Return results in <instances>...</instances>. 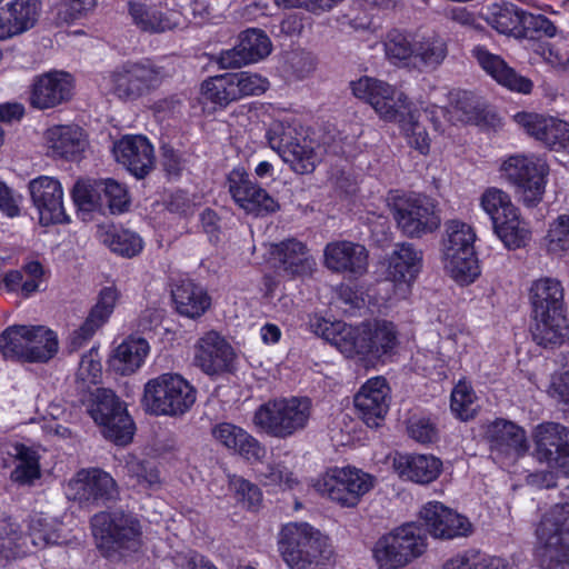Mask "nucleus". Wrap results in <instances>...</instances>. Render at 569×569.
Here are the masks:
<instances>
[{
    "label": "nucleus",
    "mask_w": 569,
    "mask_h": 569,
    "mask_svg": "<svg viewBox=\"0 0 569 569\" xmlns=\"http://www.w3.org/2000/svg\"><path fill=\"white\" fill-rule=\"evenodd\" d=\"M277 550L288 569H325L333 553L330 538L307 521L283 523Z\"/></svg>",
    "instance_id": "nucleus-1"
},
{
    "label": "nucleus",
    "mask_w": 569,
    "mask_h": 569,
    "mask_svg": "<svg viewBox=\"0 0 569 569\" xmlns=\"http://www.w3.org/2000/svg\"><path fill=\"white\" fill-rule=\"evenodd\" d=\"M498 171L526 208H536L543 200L550 174L545 156L533 152L506 154L500 159Z\"/></svg>",
    "instance_id": "nucleus-2"
},
{
    "label": "nucleus",
    "mask_w": 569,
    "mask_h": 569,
    "mask_svg": "<svg viewBox=\"0 0 569 569\" xmlns=\"http://www.w3.org/2000/svg\"><path fill=\"white\" fill-rule=\"evenodd\" d=\"M338 328L335 347L350 359L378 360L391 353L398 343L397 329L391 321L376 320L359 326L341 322Z\"/></svg>",
    "instance_id": "nucleus-3"
},
{
    "label": "nucleus",
    "mask_w": 569,
    "mask_h": 569,
    "mask_svg": "<svg viewBox=\"0 0 569 569\" xmlns=\"http://www.w3.org/2000/svg\"><path fill=\"white\" fill-rule=\"evenodd\" d=\"M311 416L307 397L276 398L260 405L253 413L257 430L269 437L287 439L303 430Z\"/></svg>",
    "instance_id": "nucleus-4"
},
{
    "label": "nucleus",
    "mask_w": 569,
    "mask_h": 569,
    "mask_svg": "<svg viewBox=\"0 0 569 569\" xmlns=\"http://www.w3.org/2000/svg\"><path fill=\"white\" fill-rule=\"evenodd\" d=\"M480 207L507 249L516 250L527 246L531 230L508 192L497 187L487 188L480 197Z\"/></svg>",
    "instance_id": "nucleus-5"
},
{
    "label": "nucleus",
    "mask_w": 569,
    "mask_h": 569,
    "mask_svg": "<svg viewBox=\"0 0 569 569\" xmlns=\"http://www.w3.org/2000/svg\"><path fill=\"white\" fill-rule=\"evenodd\" d=\"M473 228L460 220L446 223L442 241L443 264L450 277L460 286H468L480 276L481 269L475 242Z\"/></svg>",
    "instance_id": "nucleus-6"
},
{
    "label": "nucleus",
    "mask_w": 569,
    "mask_h": 569,
    "mask_svg": "<svg viewBox=\"0 0 569 569\" xmlns=\"http://www.w3.org/2000/svg\"><path fill=\"white\" fill-rule=\"evenodd\" d=\"M82 405L94 423L101 428L106 439L117 446H126L132 441L134 422L126 403L113 390L96 388L82 399Z\"/></svg>",
    "instance_id": "nucleus-7"
},
{
    "label": "nucleus",
    "mask_w": 569,
    "mask_h": 569,
    "mask_svg": "<svg viewBox=\"0 0 569 569\" xmlns=\"http://www.w3.org/2000/svg\"><path fill=\"white\" fill-rule=\"evenodd\" d=\"M197 399V389L181 375L161 373L147 381L142 406L154 416L179 417L188 412Z\"/></svg>",
    "instance_id": "nucleus-8"
},
{
    "label": "nucleus",
    "mask_w": 569,
    "mask_h": 569,
    "mask_svg": "<svg viewBox=\"0 0 569 569\" xmlns=\"http://www.w3.org/2000/svg\"><path fill=\"white\" fill-rule=\"evenodd\" d=\"M427 539L415 522H408L382 535L371 552L377 569H402L423 555Z\"/></svg>",
    "instance_id": "nucleus-9"
},
{
    "label": "nucleus",
    "mask_w": 569,
    "mask_h": 569,
    "mask_svg": "<svg viewBox=\"0 0 569 569\" xmlns=\"http://www.w3.org/2000/svg\"><path fill=\"white\" fill-rule=\"evenodd\" d=\"M537 557L542 569H569V502L556 505L539 522Z\"/></svg>",
    "instance_id": "nucleus-10"
},
{
    "label": "nucleus",
    "mask_w": 569,
    "mask_h": 569,
    "mask_svg": "<svg viewBox=\"0 0 569 569\" xmlns=\"http://www.w3.org/2000/svg\"><path fill=\"white\" fill-rule=\"evenodd\" d=\"M92 530L98 548L106 555L138 552L141 548L140 521L123 510L100 512L92 517Z\"/></svg>",
    "instance_id": "nucleus-11"
},
{
    "label": "nucleus",
    "mask_w": 569,
    "mask_h": 569,
    "mask_svg": "<svg viewBox=\"0 0 569 569\" xmlns=\"http://www.w3.org/2000/svg\"><path fill=\"white\" fill-rule=\"evenodd\" d=\"M267 140L282 160L298 174L312 173L318 164V157L311 143H307L302 126L297 120H281L271 124Z\"/></svg>",
    "instance_id": "nucleus-12"
},
{
    "label": "nucleus",
    "mask_w": 569,
    "mask_h": 569,
    "mask_svg": "<svg viewBox=\"0 0 569 569\" xmlns=\"http://www.w3.org/2000/svg\"><path fill=\"white\" fill-rule=\"evenodd\" d=\"M352 94L369 103L386 121H401L410 109V100L386 81L362 76L350 82Z\"/></svg>",
    "instance_id": "nucleus-13"
},
{
    "label": "nucleus",
    "mask_w": 569,
    "mask_h": 569,
    "mask_svg": "<svg viewBox=\"0 0 569 569\" xmlns=\"http://www.w3.org/2000/svg\"><path fill=\"white\" fill-rule=\"evenodd\" d=\"M110 82L114 97L124 102H133L161 84V68L151 63L126 61L111 72Z\"/></svg>",
    "instance_id": "nucleus-14"
},
{
    "label": "nucleus",
    "mask_w": 569,
    "mask_h": 569,
    "mask_svg": "<svg viewBox=\"0 0 569 569\" xmlns=\"http://www.w3.org/2000/svg\"><path fill=\"white\" fill-rule=\"evenodd\" d=\"M317 488L339 506L350 508L372 488V477L355 467H336L318 481Z\"/></svg>",
    "instance_id": "nucleus-15"
},
{
    "label": "nucleus",
    "mask_w": 569,
    "mask_h": 569,
    "mask_svg": "<svg viewBox=\"0 0 569 569\" xmlns=\"http://www.w3.org/2000/svg\"><path fill=\"white\" fill-rule=\"evenodd\" d=\"M393 210L399 229L409 238H421L440 226L437 206L427 196L400 198L395 202Z\"/></svg>",
    "instance_id": "nucleus-16"
},
{
    "label": "nucleus",
    "mask_w": 569,
    "mask_h": 569,
    "mask_svg": "<svg viewBox=\"0 0 569 569\" xmlns=\"http://www.w3.org/2000/svg\"><path fill=\"white\" fill-rule=\"evenodd\" d=\"M236 359L234 349L218 331L204 332L194 345V365L209 377L233 373Z\"/></svg>",
    "instance_id": "nucleus-17"
},
{
    "label": "nucleus",
    "mask_w": 569,
    "mask_h": 569,
    "mask_svg": "<svg viewBox=\"0 0 569 569\" xmlns=\"http://www.w3.org/2000/svg\"><path fill=\"white\" fill-rule=\"evenodd\" d=\"M74 77L62 70H50L33 77L29 90V104L47 110L70 101L74 94Z\"/></svg>",
    "instance_id": "nucleus-18"
},
{
    "label": "nucleus",
    "mask_w": 569,
    "mask_h": 569,
    "mask_svg": "<svg viewBox=\"0 0 569 569\" xmlns=\"http://www.w3.org/2000/svg\"><path fill=\"white\" fill-rule=\"evenodd\" d=\"M535 456L569 476V428L559 422L540 423L535 431Z\"/></svg>",
    "instance_id": "nucleus-19"
},
{
    "label": "nucleus",
    "mask_w": 569,
    "mask_h": 569,
    "mask_svg": "<svg viewBox=\"0 0 569 569\" xmlns=\"http://www.w3.org/2000/svg\"><path fill=\"white\" fill-rule=\"evenodd\" d=\"M515 122L531 138L551 151H569V122L549 114L520 111Z\"/></svg>",
    "instance_id": "nucleus-20"
},
{
    "label": "nucleus",
    "mask_w": 569,
    "mask_h": 569,
    "mask_svg": "<svg viewBox=\"0 0 569 569\" xmlns=\"http://www.w3.org/2000/svg\"><path fill=\"white\" fill-rule=\"evenodd\" d=\"M28 190L41 226L49 227L69 222L63 206V189L58 179L39 176L29 181Z\"/></svg>",
    "instance_id": "nucleus-21"
},
{
    "label": "nucleus",
    "mask_w": 569,
    "mask_h": 569,
    "mask_svg": "<svg viewBox=\"0 0 569 569\" xmlns=\"http://www.w3.org/2000/svg\"><path fill=\"white\" fill-rule=\"evenodd\" d=\"M272 51L269 36L261 29L248 28L240 32L238 43L219 54L222 68H240L267 58Z\"/></svg>",
    "instance_id": "nucleus-22"
},
{
    "label": "nucleus",
    "mask_w": 569,
    "mask_h": 569,
    "mask_svg": "<svg viewBox=\"0 0 569 569\" xmlns=\"http://www.w3.org/2000/svg\"><path fill=\"white\" fill-rule=\"evenodd\" d=\"M419 517L427 531L435 538L453 539L472 531L469 519L439 501H429L421 508Z\"/></svg>",
    "instance_id": "nucleus-23"
},
{
    "label": "nucleus",
    "mask_w": 569,
    "mask_h": 569,
    "mask_svg": "<svg viewBox=\"0 0 569 569\" xmlns=\"http://www.w3.org/2000/svg\"><path fill=\"white\" fill-rule=\"evenodd\" d=\"M390 387L383 377L368 379L355 395L353 405L361 420L369 427H379L389 410Z\"/></svg>",
    "instance_id": "nucleus-24"
},
{
    "label": "nucleus",
    "mask_w": 569,
    "mask_h": 569,
    "mask_svg": "<svg viewBox=\"0 0 569 569\" xmlns=\"http://www.w3.org/2000/svg\"><path fill=\"white\" fill-rule=\"evenodd\" d=\"M274 266L290 279L308 278L316 271V260L307 244L296 238L274 243L270 251Z\"/></svg>",
    "instance_id": "nucleus-25"
},
{
    "label": "nucleus",
    "mask_w": 569,
    "mask_h": 569,
    "mask_svg": "<svg viewBox=\"0 0 569 569\" xmlns=\"http://www.w3.org/2000/svg\"><path fill=\"white\" fill-rule=\"evenodd\" d=\"M113 154L117 162L137 179H143L153 168L154 150L146 136H123L114 143Z\"/></svg>",
    "instance_id": "nucleus-26"
},
{
    "label": "nucleus",
    "mask_w": 569,
    "mask_h": 569,
    "mask_svg": "<svg viewBox=\"0 0 569 569\" xmlns=\"http://www.w3.org/2000/svg\"><path fill=\"white\" fill-rule=\"evenodd\" d=\"M70 486L74 491V499L84 505L104 506L118 495L116 480L99 468L79 471L78 478Z\"/></svg>",
    "instance_id": "nucleus-27"
},
{
    "label": "nucleus",
    "mask_w": 569,
    "mask_h": 569,
    "mask_svg": "<svg viewBox=\"0 0 569 569\" xmlns=\"http://www.w3.org/2000/svg\"><path fill=\"white\" fill-rule=\"evenodd\" d=\"M211 435L220 446L247 462H261L266 457V447L246 429L232 422L214 425Z\"/></svg>",
    "instance_id": "nucleus-28"
},
{
    "label": "nucleus",
    "mask_w": 569,
    "mask_h": 569,
    "mask_svg": "<svg viewBox=\"0 0 569 569\" xmlns=\"http://www.w3.org/2000/svg\"><path fill=\"white\" fill-rule=\"evenodd\" d=\"M50 277V270L37 259H26L20 269H11L2 277V289L14 295L20 300H28L37 292L44 291L41 288Z\"/></svg>",
    "instance_id": "nucleus-29"
},
{
    "label": "nucleus",
    "mask_w": 569,
    "mask_h": 569,
    "mask_svg": "<svg viewBox=\"0 0 569 569\" xmlns=\"http://www.w3.org/2000/svg\"><path fill=\"white\" fill-rule=\"evenodd\" d=\"M471 56L481 69L500 86L523 94L532 91L533 83L529 78L519 74L502 57L490 52L486 46H475Z\"/></svg>",
    "instance_id": "nucleus-30"
},
{
    "label": "nucleus",
    "mask_w": 569,
    "mask_h": 569,
    "mask_svg": "<svg viewBox=\"0 0 569 569\" xmlns=\"http://www.w3.org/2000/svg\"><path fill=\"white\" fill-rule=\"evenodd\" d=\"M326 267L338 273L362 276L368 269V250L365 246L348 240L332 241L325 247Z\"/></svg>",
    "instance_id": "nucleus-31"
},
{
    "label": "nucleus",
    "mask_w": 569,
    "mask_h": 569,
    "mask_svg": "<svg viewBox=\"0 0 569 569\" xmlns=\"http://www.w3.org/2000/svg\"><path fill=\"white\" fill-rule=\"evenodd\" d=\"M485 439L491 452L507 457H521L529 449L525 429L503 418H496L486 426Z\"/></svg>",
    "instance_id": "nucleus-32"
},
{
    "label": "nucleus",
    "mask_w": 569,
    "mask_h": 569,
    "mask_svg": "<svg viewBox=\"0 0 569 569\" xmlns=\"http://www.w3.org/2000/svg\"><path fill=\"white\" fill-rule=\"evenodd\" d=\"M395 471L403 479L419 485H428L442 472V461L433 455L397 452L392 462Z\"/></svg>",
    "instance_id": "nucleus-33"
},
{
    "label": "nucleus",
    "mask_w": 569,
    "mask_h": 569,
    "mask_svg": "<svg viewBox=\"0 0 569 569\" xmlns=\"http://www.w3.org/2000/svg\"><path fill=\"white\" fill-rule=\"evenodd\" d=\"M176 312L191 320H198L211 308L212 299L207 289L191 279L176 282L171 289Z\"/></svg>",
    "instance_id": "nucleus-34"
},
{
    "label": "nucleus",
    "mask_w": 569,
    "mask_h": 569,
    "mask_svg": "<svg viewBox=\"0 0 569 569\" xmlns=\"http://www.w3.org/2000/svg\"><path fill=\"white\" fill-rule=\"evenodd\" d=\"M422 268V252L412 243L397 244L388 259L387 278L395 286L410 288Z\"/></svg>",
    "instance_id": "nucleus-35"
},
{
    "label": "nucleus",
    "mask_w": 569,
    "mask_h": 569,
    "mask_svg": "<svg viewBox=\"0 0 569 569\" xmlns=\"http://www.w3.org/2000/svg\"><path fill=\"white\" fill-rule=\"evenodd\" d=\"M40 9V0H0V21L7 39L31 29Z\"/></svg>",
    "instance_id": "nucleus-36"
},
{
    "label": "nucleus",
    "mask_w": 569,
    "mask_h": 569,
    "mask_svg": "<svg viewBox=\"0 0 569 569\" xmlns=\"http://www.w3.org/2000/svg\"><path fill=\"white\" fill-rule=\"evenodd\" d=\"M97 238L112 253L127 259L139 256L144 247L142 238L136 231L113 222L98 224Z\"/></svg>",
    "instance_id": "nucleus-37"
},
{
    "label": "nucleus",
    "mask_w": 569,
    "mask_h": 569,
    "mask_svg": "<svg viewBox=\"0 0 569 569\" xmlns=\"http://www.w3.org/2000/svg\"><path fill=\"white\" fill-rule=\"evenodd\" d=\"M562 283L555 278H540L530 287L532 316L567 312Z\"/></svg>",
    "instance_id": "nucleus-38"
},
{
    "label": "nucleus",
    "mask_w": 569,
    "mask_h": 569,
    "mask_svg": "<svg viewBox=\"0 0 569 569\" xmlns=\"http://www.w3.org/2000/svg\"><path fill=\"white\" fill-rule=\"evenodd\" d=\"M128 14L132 23L141 31L150 33H160L176 29L180 22L178 12L158 10L154 6L129 0Z\"/></svg>",
    "instance_id": "nucleus-39"
},
{
    "label": "nucleus",
    "mask_w": 569,
    "mask_h": 569,
    "mask_svg": "<svg viewBox=\"0 0 569 569\" xmlns=\"http://www.w3.org/2000/svg\"><path fill=\"white\" fill-rule=\"evenodd\" d=\"M532 319L531 335L538 346L555 349L569 341L567 312L532 316Z\"/></svg>",
    "instance_id": "nucleus-40"
},
{
    "label": "nucleus",
    "mask_w": 569,
    "mask_h": 569,
    "mask_svg": "<svg viewBox=\"0 0 569 569\" xmlns=\"http://www.w3.org/2000/svg\"><path fill=\"white\" fill-rule=\"evenodd\" d=\"M527 12L509 1L493 2L488 7L487 22L501 34L522 39Z\"/></svg>",
    "instance_id": "nucleus-41"
},
{
    "label": "nucleus",
    "mask_w": 569,
    "mask_h": 569,
    "mask_svg": "<svg viewBox=\"0 0 569 569\" xmlns=\"http://www.w3.org/2000/svg\"><path fill=\"white\" fill-rule=\"evenodd\" d=\"M47 140L52 154L68 161L78 160L86 148L82 129L77 126H54L47 131Z\"/></svg>",
    "instance_id": "nucleus-42"
},
{
    "label": "nucleus",
    "mask_w": 569,
    "mask_h": 569,
    "mask_svg": "<svg viewBox=\"0 0 569 569\" xmlns=\"http://www.w3.org/2000/svg\"><path fill=\"white\" fill-rule=\"evenodd\" d=\"M149 349L144 338L130 336L113 350L110 366L123 376L133 373L143 365Z\"/></svg>",
    "instance_id": "nucleus-43"
},
{
    "label": "nucleus",
    "mask_w": 569,
    "mask_h": 569,
    "mask_svg": "<svg viewBox=\"0 0 569 569\" xmlns=\"http://www.w3.org/2000/svg\"><path fill=\"white\" fill-rule=\"evenodd\" d=\"M28 349L24 362L44 363L54 358L59 350L57 333L44 326H29Z\"/></svg>",
    "instance_id": "nucleus-44"
},
{
    "label": "nucleus",
    "mask_w": 569,
    "mask_h": 569,
    "mask_svg": "<svg viewBox=\"0 0 569 569\" xmlns=\"http://www.w3.org/2000/svg\"><path fill=\"white\" fill-rule=\"evenodd\" d=\"M28 349L24 362L44 363L54 358L59 350L57 333L44 326H29Z\"/></svg>",
    "instance_id": "nucleus-45"
},
{
    "label": "nucleus",
    "mask_w": 569,
    "mask_h": 569,
    "mask_svg": "<svg viewBox=\"0 0 569 569\" xmlns=\"http://www.w3.org/2000/svg\"><path fill=\"white\" fill-rule=\"evenodd\" d=\"M27 536L16 519L0 510V557L6 560L26 555Z\"/></svg>",
    "instance_id": "nucleus-46"
},
{
    "label": "nucleus",
    "mask_w": 569,
    "mask_h": 569,
    "mask_svg": "<svg viewBox=\"0 0 569 569\" xmlns=\"http://www.w3.org/2000/svg\"><path fill=\"white\" fill-rule=\"evenodd\" d=\"M96 190L100 196L101 211L108 209L112 214L129 210L131 200L128 188L113 178L97 179Z\"/></svg>",
    "instance_id": "nucleus-47"
},
{
    "label": "nucleus",
    "mask_w": 569,
    "mask_h": 569,
    "mask_svg": "<svg viewBox=\"0 0 569 569\" xmlns=\"http://www.w3.org/2000/svg\"><path fill=\"white\" fill-rule=\"evenodd\" d=\"M201 96L216 108H226L239 100L231 72L210 77L201 84Z\"/></svg>",
    "instance_id": "nucleus-48"
},
{
    "label": "nucleus",
    "mask_w": 569,
    "mask_h": 569,
    "mask_svg": "<svg viewBox=\"0 0 569 569\" xmlns=\"http://www.w3.org/2000/svg\"><path fill=\"white\" fill-rule=\"evenodd\" d=\"M14 449L18 465L11 471L10 478L18 485H32L41 477L40 456L24 443H17Z\"/></svg>",
    "instance_id": "nucleus-49"
},
{
    "label": "nucleus",
    "mask_w": 569,
    "mask_h": 569,
    "mask_svg": "<svg viewBox=\"0 0 569 569\" xmlns=\"http://www.w3.org/2000/svg\"><path fill=\"white\" fill-rule=\"evenodd\" d=\"M29 326L13 325L0 333V352L6 360L24 362L28 349Z\"/></svg>",
    "instance_id": "nucleus-50"
},
{
    "label": "nucleus",
    "mask_w": 569,
    "mask_h": 569,
    "mask_svg": "<svg viewBox=\"0 0 569 569\" xmlns=\"http://www.w3.org/2000/svg\"><path fill=\"white\" fill-rule=\"evenodd\" d=\"M477 395L471 385L459 380L450 395V410L460 421H469L478 413Z\"/></svg>",
    "instance_id": "nucleus-51"
},
{
    "label": "nucleus",
    "mask_w": 569,
    "mask_h": 569,
    "mask_svg": "<svg viewBox=\"0 0 569 569\" xmlns=\"http://www.w3.org/2000/svg\"><path fill=\"white\" fill-rule=\"evenodd\" d=\"M234 203L246 212L257 217L268 216L278 211L280 208L278 201L256 182L249 188L248 192L237 199Z\"/></svg>",
    "instance_id": "nucleus-52"
},
{
    "label": "nucleus",
    "mask_w": 569,
    "mask_h": 569,
    "mask_svg": "<svg viewBox=\"0 0 569 569\" xmlns=\"http://www.w3.org/2000/svg\"><path fill=\"white\" fill-rule=\"evenodd\" d=\"M127 476L143 489H153L161 483L160 471L154 462L129 456L126 459Z\"/></svg>",
    "instance_id": "nucleus-53"
},
{
    "label": "nucleus",
    "mask_w": 569,
    "mask_h": 569,
    "mask_svg": "<svg viewBox=\"0 0 569 569\" xmlns=\"http://www.w3.org/2000/svg\"><path fill=\"white\" fill-rule=\"evenodd\" d=\"M385 51L390 63L398 67L409 66L415 56V47L411 40L406 33L397 29L388 32Z\"/></svg>",
    "instance_id": "nucleus-54"
},
{
    "label": "nucleus",
    "mask_w": 569,
    "mask_h": 569,
    "mask_svg": "<svg viewBox=\"0 0 569 569\" xmlns=\"http://www.w3.org/2000/svg\"><path fill=\"white\" fill-rule=\"evenodd\" d=\"M407 433L410 439L423 446H431L440 440V430L431 416L412 415L409 417Z\"/></svg>",
    "instance_id": "nucleus-55"
},
{
    "label": "nucleus",
    "mask_w": 569,
    "mask_h": 569,
    "mask_svg": "<svg viewBox=\"0 0 569 569\" xmlns=\"http://www.w3.org/2000/svg\"><path fill=\"white\" fill-rule=\"evenodd\" d=\"M119 299L120 291L117 287H102L98 293L97 301L91 307L87 318L100 328L103 327L112 316Z\"/></svg>",
    "instance_id": "nucleus-56"
},
{
    "label": "nucleus",
    "mask_w": 569,
    "mask_h": 569,
    "mask_svg": "<svg viewBox=\"0 0 569 569\" xmlns=\"http://www.w3.org/2000/svg\"><path fill=\"white\" fill-rule=\"evenodd\" d=\"M229 487L234 499L247 510H256L262 502V491L253 482L243 477L232 475L229 477Z\"/></svg>",
    "instance_id": "nucleus-57"
},
{
    "label": "nucleus",
    "mask_w": 569,
    "mask_h": 569,
    "mask_svg": "<svg viewBox=\"0 0 569 569\" xmlns=\"http://www.w3.org/2000/svg\"><path fill=\"white\" fill-rule=\"evenodd\" d=\"M556 363L558 370L551 376L549 393L569 407V351L560 352Z\"/></svg>",
    "instance_id": "nucleus-58"
},
{
    "label": "nucleus",
    "mask_w": 569,
    "mask_h": 569,
    "mask_svg": "<svg viewBox=\"0 0 569 569\" xmlns=\"http://www.w3.org/2000/svg\"><path fill=\"white\" fill-rule=\"evenodd\" d=\"M96 184L97 179L78 180L74 183L71 190V198L78 209L101 212L100 196H98Z\"/></svg>",
    "instance_id": "nucleus-59"
},
{
    "label": "nucleus",
    "mask_w": 569,
    "mask_h": 569,
    "mask_svg": "<svg viewBox=\"0 0 569 569\" xmlns=\"http://www.w3.org/2000/svg\"><path fill=\"white\" fill-rule=\"evenodd\" d=\"M447 56V46L438 37L423 38L415 47V60H419L426 67L440 64Z\"/></svg>",
    "instance_id": "nucleus-60"
},
{
    "label": "nucleus",
    "mask_w": 569,
    "mask_h": 569,
    "mask_svg": "<svg viewBox=\"0 0 569 569\" xmlns=\"http://www.w3.org/2000/svg\"><path fill=\"white\" fill-rule=\"evenodd\" d=\"M238 99L250 96H259L266 92L269 87L267 78L248 71L231 72Z\"/></svg>",
    "instance_id": "nucleus-61"
},
{
    "label": "nucleus",
    "mask_w": 569,
    "mask_h": 569,
    "mask_svg": "<svg viewBox=\"0 0 569 569\" xmlns=\"http://www.w3.org/2000/svg\"><path fill=\"white\" fill-rule=\"evenodd\" d=\"M526 33L522 39L541 40L543 38L551 39L558 33V28L545 14L527 12L526 23L523 27Z\"/></svg>",
    "instance_id": "nucleus-62"
},
{
    "label": "nucleus",
    "mask_w": 569,
    "mask_h": 569,
    "mask_svg": "<svg viewBox=\"0 0 569 569\" xmlns=\"http://www.w3.org/2000/svg\"><path fill=\"white\" fill-rule=\"evenodd\" d=\"M336 295L345 310L351 313L366 305L363 288L358 282H341L336 289Z\"/></svg>",
    "instance_id": "nucleus-63"
},
{
    "label": "nucleus",
    "mask_w": 569,
    "mask_h": 569,
    "mask_svg": "<svg viewBox=\"0 0 569 569\" xmlns=\"http://www.w3.org/2000/svg\"><path fill=\"white\" fill-rule=\"evenodd\" d=\"M549 249L553 252L569 251V214H561L548 231Z\"/></svg>",
    "instance_id": "nucleus-64"
}]
</instances>
